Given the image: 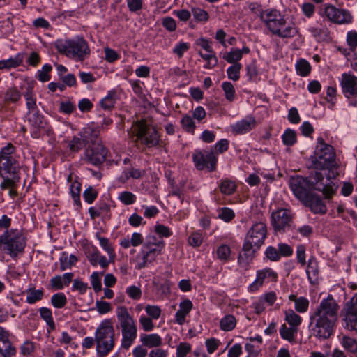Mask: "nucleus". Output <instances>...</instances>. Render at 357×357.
I'll return each mask as SVG.
<instances>
[{"label":"nucleus","instance_id":"nucleus-1","mask_svg":"<svg viewBox=\"0 0 357 357\" xmlns=\"http://www.w3.org/2000/svg\"><path fill=\"white\" fill-rule=\"evenodd\" d=\"M339 310L340 305L331 294L322 299L310 315L311 336L319 341L329 339L335 332Z\"/></svg>","mask_w":357,"mask_h":357},{"label":"nucleus","instance_id":"nucleus-2","mask_svg":"<svg viewBox=\"0 0 357 357\" xmlns=\"http://www.w3.org/2000/svg\"><path fill=\"white\" fill-rule=\"evenodd\" d=\"M267 226L263 222L254 223L247 231L242 250L238 257V265L248 269L257 252L264 243L267 237Z\"/></svg>","mask_w":357,"mask_h":357},{"label":"nucleus","instance_id":"nucleus-3","mask_svg":"<svg viewBox=\"0 0 357 357\" xmlns=\"http://www.w3.org/2000/svg\"><path fill=\"white\" fill-rule=\"evenodd\" d=\"M310 161L314 169L328 170V180L335 178L339 175V165L336 161L335 149L331 145L326 144L321 137L317 138V144L314 154L310 156Z\"/></svg>","mask_w":357,"mask_h":357},{"label":"nucleus","instance_id":"nucleus-4","mask_svg":"<svg viewBox=\"0 0 357 357\" xmlns=\"http://www.w3.org/2000/svg\"><path fill=\"white\" fill-rule=\"evenodd\" d=\"M55 47L60 54L81 62L91 54L89 45L83 37L58 40Z\"/></svg>","mask_w":357,"mask_h":357},{"label":"nucleus","instance_id":"nucleus-5","mask_svg":"<svg viewBox=\"0 0 357 357\" xmlns=\"http://www.w3.org/2000/svg\"><path fill=\"white\" fill-rule=\"evenodd\" d=\"M96 352L99 357H106L115 345V331L111 319L103 320L95 332Z\"/></svg>","mask_w":357,"mask_h":357},{"label":"nucleus","instance_id":"nucleus-6","mask_svg":"<svg viewBox=\"0 0 357 357\" xmlns=\"http://www.w3.org/2000/svg\"><path fill=\"white\" fill-rule=\"evenodd\" d=\"M116 318L121 330V347L128 350L137 336V326L133 317L129 313L126 306L116 308Z\"/></svg>","mask_w":357,"mask_h":357},{"label":"nucleus","instance_id":"nucleus-7","mask_svg":"<svg viewBox=\"0 0 357 357\" xmlns=\"http://www.w3.org/2000/svg\"><path fill=\"white\" fill-rule=\"evenodd\" d=\"M133 132L137 137L135 141L139 142L149 149L165 146V142L161 140L156 128L148 123L145 119H141L134 123Z\"/></svg>","mask_w":357,"mask_h":357},{"label":"nucleus","instance_id":"nucleus-8","mask_svg":"<svg viewBox=\"0 0 357 357\" xmlns=\"http://www.w3.org/2000/svg\"><path fill=\"white\" fill-rule=\"evenodd\" d=\"M26 245V238L22 230L19 229H10L5 230L0 235V246L12 257L15 258L19 254L24 251Z\"/></svg>","mask_w":357,"mask_h":357},{"label":"nucleus","instance_id":"nucleus-9","mask_svg":"<svg viewBox=\"0 0 357 357\" xmlns=\"http://www.w3.org/2000/svg\"><path fill=\"white\" fill-rule=\"evenodd\" d=\"M27 121L30 126L31 137L34 139H40L45 135L51 136L54 135V130L45 116L38 112L27 113Z\"/></svg>","mask_w":357,"mask_h":357},{"label":"nucleus","instance_id":"nucleus-10","mask_svg":"<svg viewBox=\"0 0 357 357\" xmlns=\"http://www.w3.org/2000/svg\"><path fill=\"white\" fill-rule=\"evenodd\" d=\"M319 13L322 17L335 24H349L352 21V16L348 10L337 8L330 3L324 4Z\"/></svg>","mask_w":357,"mask_h":357},{"label":"nucleus","instance_id":"nucleus-11","mask_svg":"<svg viewBox=\"0 0 357 357\" xmlns=\"http://www.w3.org/2000/svg\"><path fill=\"white\" fill-rule=\"evenodd\" d=\"M107 149L102 143L93 142L84 151L82 160L86 164L98 166L106 159Z\"/></svg>","mask_w":357,"mask_h":357},{"label":"nucleus","instance_id":"nucleus-12","mask_svg":"<svg viewBox=\"0 0 357 357\" xmlns=\"http://www.w3.org/2000/svg\"><path fill=\"white\" fill-rule=\"evenodd\" d=\"M293 214L285 208H280L271 214V225L276 232L284 233L289 231L293 224Z\"/></svg>","mask_w":357,"mask_h":357},{"label":"nucleus","instance_id":"nucleus-13","mask_svg":"<svg viewBox=\"0 0 357 357\" xmlns=\"http://www.w3.org/2000/svg\"><path fill=\"white\" fill-rule=\"evenodd\" d=\"M151 239L155 240V236H149L146 243L143 245L142 250V261L138 264V268L141 269L147 266L148 264L153 262L160 253L163 248V245L155 244L151 242ZM137 259L140 256L137 257Z\"/></svg>","mask_w":357,"mask_h":357},{"label":"nucleus","instance_id":"nucleus-14","mask_svg":"<svg viewBox=\"0 0 357 357\" xmlns=\"http://www.w3.org/2000/svg\"><path fill=\"white\" fill-rule=\"evenodd\" d=\"M324 179L323 174L316 171L310 176V185H312V190L322 192L325 199H330L335 194L337 187L331 181L332 179L328 180L326 178L328 181L326 183L324 182Z\"/></svg>","mask_w":357,"mask_h":357},{"label":"nucleus","instance_id":"nucleus-15","mask_svg":"<svg viewBox=\"0 0 357 357\" xmlns=\"http://www.w3.org/2000/svg\"><path fill=\"white\" fill-rule=\"evenodd\" d=\"M193 162L198 170L207 169L209 172L216 169L218 157L213 151H197L192 156Z\"/></svg>","mask_w":357,"mask_h":357},{"label":"nucleus","instance_id":"nucleus-16","mask_svg":"<svg viewBox=\"0 0 357 357\" xmlns=\"http://www.w3.org/2000/svg\"><path fill=\"white\" fill-rule=\"evenodd\" d=\"M289 185L294 195L301 202L312 193V185L307 178L301 176L291 177Z\"/></svg>","mask_w":357,"mask_h":357},{"label":"nucleus","instance_id":"nucleus-17","mask_svg":"<svg viewBox=\"0 0 357 357\" xmlns=\"http://www.w3.org/2000/svg\"><path fill=\"white\" fill-rule=\"evenodd\" d=\"M0 111H13L10 108L11 105H17L22 98V93L16 86L8 87L0 93Z\"/></svg>","mask_w":357,"mask_h":357},{"label":"nucleus","instance_id":"nucleus-18","mask_svg":"<svg viewBox=\"0 0 357 357\" xmlns=\"http://www.w3.org/2000/svg\"><path fill=\"white\" fill-rule=\"evenodd\" d=\"M260 19L273 34L278 30L277 27H280L285 17L278 10L267 9L261 12Z\"/></svg>","mask_w":357,"mask_h":357},{"label":"nucleus","instance_id":"nucleus-19","mask_svg":"<svg viewBox=\"0 0 357 357\" xmlns=\"http://www.w3.org/2000/svg\"><path fill=\"white\" fill-rule=\"evenodd\" d=\"M342 93L347 99L357 97V77L350 73H344L340 79Z\"/></svg>","mask_w":357,"mask_h":357},{"label":"nucleus","instance_id":"nucleus-20","mask_svg":"<svg viewBox=\"0 0 357 357\" xmlns=\"http://www.w3.org/2000/svg\"><path fill=\"white\" fill-rule=\"evenodd\" d=\"M278 274L271 268H266L259 270L257 272L256 280L250 284L248 289L250 291H255L261 287L265 282H276Z\"/></svg>","mask_w":357,"mask_h":357},{"label":"nucleus","instance_id":"nucleus-21","mask_svg":"<svg viewBox=\"0 0 357 357\" xmlns=\"http://www.w3.org/2000/svg\"><path fill=\"white\" fill-rule=\"evenodd\" d=\"M10 333L0 326V354L2 357H14L16 349L9 339Z\"/></svg>","mask_w":357,"mask_h":357},{"label":"nucleus","instance_id":"nucleus-22","mask_svg":"<svg viewBox=\"0 0 357 357\" xmlns=\"http://www.w3.org/2000/svg\"><path fill=\"white\" fill-rule=\"evenodd\" d=\"M281 24L280 27H277L278 30L273 33V35L285 39L292 38L300 34L299 29L294 22L288 23L285 19Z\"/></svg>","mask_w":357,"mask_h":357},{"label":"nucleus","instance_id":"nucleus-23","mask_svg":"<svg viewBox=\"0 0 357 357\" xmlns=\"http://www.w3.org/2000/svg\"><path fill=\"white\" fill-rule=\"evenodd\" d=\"M302 202L306 206L310 207L314 213L325 214L327 211V207L320 196L313 192L307 195V198Z\"/></svg>","mask_w":357,"mask_h":357},{"label":"nucleus","instance_id":"nucleus-24","mask_svg":"<svg viewBox=\"0 0 357 357\" xmlns=\"http://www.w3.org/2000/svg\"><path fill=\"white\" fill-rule=\"evenodd\" d=\"M257 126L255 118L252 116H248L245 119L236 122L232 127V131L235 134H245Z\"/></svg>","mask_w":357,"mask_h":357},{"label":"nucleus","instance_id":"nucleus-25","mask_svg":"<svg viewBox=\"0 0 357 357\" xmlns=\"http://www.w3.org/2000/svg\"><path fill=\"white\" fill-rule=\"evenodd\" d=\"M93 130L91 128H86L84 131L83 138L73 137V138L68 142V147L70 152L77 153L86 144V141L89 139V135Z\"/></svg>","mask_w":357,"mask_h":357},{"label":"nucleus","instance_id":"nucleus-26","mask_svg":"<svg viewBox=\"0 0 357 357\" xmlns=\"http://www.w3.org/2000/svg\"><path fill=\"white\" fill-rule=\"evenodd\" d=\"M3 171L15 178L18 172L17 160L15 158L0 160V176L2 178H3Z\"/></svg>","mask_w":357,"mask_h":357},{"label":"nucleus","instance_id":"nucleus-27","mask_svg":"<svg viewBox=\"0 0 357 357\" xmlns=\"http://www.w3.org/2000/svg\"><path fill=\"white\" fill-rule=\"evenodd\" d=\"M289 299L294 302L295 311L298 313H305L307 312L310 306V301L304 296L297 297L296 294L289 296Z\"/></svg>","mask_w":357,"mask_h":357},{"label":"nucleus","instance_id":"nucleus-28","mask_svg":"<svg viewBox=\"0 0 357 357\" xmlns=\"http://www.w3.org/2000/svg\"><path fill=\"white\" fill-rule=\"evenodd\" d=\"M140 341L143 346L149 348L158 347L162 344V338L156 333L142 334L140 335Z\"/></svg>","mask_w":357,"mask_h":357},{"label":"nucleus","instance_id":"nucleus-29","mask_svg":"<svg viewBox=\"0 0 357 357\" xmlns=\"http://www.w3.org/2000/svg\"><path fill=\"white\" fill-rule=\"evenodd\" d=\"M26 295V302L33 305L43 300L45 294L43 288L36 289L35 287H29L25 291Z\"/></svg>","mask_w":357,"mask_h":357},{"label":"nucleus","instance_id":"nucleus-30","mask_svg":"<svg viewBox=\"0 0 357 357\" xmlns=\"http://www.w3.org/2000/svg\"><path fill=\"white\" fill-rule=\"evenodd\" d=\"M298 333V328L290 326L287 327L286 324H282L280 328V334L281 337L290 343H295Z\"/></svg>","mask_w":357,"mask_h":357},{"label":"nucleus","instance_id":"nucleus-31","mask_svg":"<svg viewBox=\"0 0 357 357\" xmlns=\"http://www.w3.org/2000/svg\"><path fill=\"white\" fill-rule=\"evenodd\" d=\"M219 188L223 195H231L236 192L237 185L235 181L229 178H224L220 181Z\"/></svg>","mask_w":357,"mask_h":357},{"label":"nucleus","instance_id":"nucleus-32","mask_svg":"<svg viewBox=\"0 0 357 357\" xmlns=\"http://www.w3.org/2000/svg\"><path fill=\"white\" fill-rule=\"evenodd\" d=\"M39 312L41 319L46 322L48 326V332L55 330L56 325L52 317V310L50 308L42 307L39 309Z\"/></svg>","mask_w":357,"mask_h":357},{"label":"nucleus","instance_id":"nucleus-33","mask_svg":"<svg viewBox=\"0 0 357 357\" xmlns=\"http://www.w3.org/2000/svg\"><path fill=\"white\" fill-rule=\"evenodd\" d=\"M96 237L99 240L100 245L105 250L109 257V260L114 261L116 258V253L114 248L109 243L108 238L101 236L99 232L96 234Z\"/></svg>","mask_w":357,"mask_h":357},{"label":"nucleus","instance_id":"nucleus-34","mask_svg":"<svg viewBox=\"0 0 357 357\" xmlns=\"http://www.w3.org/2000/svg\"><path fill=\"white\" fill-rule=\"evenodd\" d=\"M342 347L349 353L357 354V340L348 335H343L340 340Z\"/></svg>","mask_w":357,"mask_h":357},{"label":"nucleus","instance_id":"nucleus-35","mask_svg":"<svg viewBox=\"0 0 357 357\" xmlns=\"http://www.w3.org/2000/svg\"><path fill=\"white\" fill-rule=\"evenodd\" d=\"M284 320L288 323L290 326L298 328L301 324L302 318L300 315L296 313L293 310H288L284 312Z\"/></svg>","mask_w":357,"mask_h":357},{"label":"nucleus","instance_id":"nucleus-36","mask_svg":"<svg viewBox=\"0 0 357 357\" xmlns=\"http://www.w3.org/2000/svg\"><path fill=\"white\" fill-rule=\"evenodd\" d=\"M77 261V258L74 255H70L68 257L66 253H63L59 259L60 270L63 271L66 269H70L73 266H75Z\"/></svg>","mask_w":357,"mask_h":357},{"label":"nucleus","instance_id":"nucleus-37","mask_svg":"<svg viewBox=\"0 0 357 357\" xmlns=\"http://www.w3.org/2000/svg\"><path fill=\"white\" fill-rule=\"evenodd\" d=\"M144 174V171L132 167L130 169H126L123 171L121 179L123 182L128 181L130 178L137 179L142 178Z\"/></svg>","mask_w":357,"mask_h":357},{"label":"nucleus","instance_id":"nucleus-38","mask_svg":"<svg viewBox=\"0 0 357 357\" xmlns=\"http://www.w3.org/2000/svg\"><path fill=\"white\" fill-rule=\"evenodd\" d=\"M236 325V319L234 315L227 314L221 319L220 326L222 331H232Z\"/></svg>","mask_w":357,"mask_h":357},{"label":"nucleus","instance_id":"nucleus-39","mask_svg":"<svg viewBox=\"0 0 357 357\" xmlns=\"http://www.w3.org/2000/svg\"><path fill=\"white\" fill-rule=\"evenodd\" d=\"M344 328L357 332V314L344 312Z\"/></svg>","mask_w":357,"mask_h":357},{"label":"nucleus","instance_id":"nucleus-40","mask_svg":"<svg viewBox=\"0 0 357 357\" xmlns=\"http://www.w3.org/2000/svg\"><path fill=\"white\" fill-rule=\"evenodd\" d=\"M181 124L182 128L187 132L193 135L196 128V124L193 120V117L188 114L183 116L181 120Z\"/></svg>","mask_w":357,"mask_h":357},{"label":"nucleus","instance_id":"nucleus-41","mask_svg":"<svg viewBox=\"0 0 357 357\" xmlns=\"http://www.w3.org/2000/svg\"><path fill=\"white\" fill-rule=\"evenodd\" d=\"M82 184L77 181L71 183L70 194L75 205L81 207L80 192Z\"/></svg>","mask_w":357,"mask_h":357},{"label":"nucleus","instance_id":"nucleus-42","mask_svg":"<svg viewBox=\"0 0 357 357\" xmlns=\"http://www.w3.org/2000/svg\"><path fill=\"white\" fill-rule=\"evenodd\" d=\"M24 96L26 99V104L28 109V113L38 112V110L37 109L36 100L33 97L32 89L29 88Z\"/></svg>","mask_w":357,"mask_h":357},{"label":"nucleus","instance_id":"nucleus-43","mask_svg":"<svg viewBox=\"0 0 357 357\" xmlns=\"http://www.w3.org/2000/svg\"><path fill=\"white\" fill-rule=\"evenodd\" d=\"M310 33L318 41H325L329 38V31L326 27L311 28Z\"/></svg>","mask_w":357,"mask_h":357},{"label":"nucleus","instance_id":"nucleus-44","mask_svg":"<svg viewBox=\"0 0 357 357\" xmlns=\"http://www.w3.org/2000/svg\"><path fill=\"white\" fill-rule=\"evenodd\" d=\"M116 92L111 91L108 93L107 96L100 101V104L101 107L105 110H111L114 107L116 102Z\"/></svg>","mask_w":357,"mask_h":357},{"label":"nucleus","instance_id":"nucleus-45","mask_svg":"<svg viewBox=\"0 0 357 357\" xmlns=\"http://www.w3.org/2000/svg\"><path fill=\"white\" fill-rule=\"evenodd\" d=\"M297 73L303 77L308 75L311 72V66L305 59H301L296 65Z\"/></svg>","mask_w":357,"mask_h":357},{"label":"nucleus","instance_id":"nucleus-46","mask_svg":"<svg viewBox=\"0 0 357 357\" xmlns=\"http://www.w3.org/2000/svg\"><path fill=\"white\" fill-rule=\"evenodd\" d=\"M282 142L284 145L291 146L297 142L296 132L290 128H287L282 136Z\"/></svg>","mask_w":357,"mask_h":357},{"label":"nucleus","instance_id":"nucleus-47","mask_svg":"<svg viewBox=\"0 0 357 357\" xmlns=\"http://www.w3.org/2000/svg\"><path fill=\"white\" fill-rule=\"evenodd\" d=\"M51 304L57 309L63 308L67 303V298L63 293H56L51 297Z\"/></svg>","mask_w":357,"mask_h":357},{"label":"nucleus","instance_id":"nucleus-48","mask_svg":"<svg viewBox=\"0 0 357 357\" xmlns=\"http://www.w3.org/2000/svg\"><path fill=\"white\" fill-rule=\"evenodd\" d=\"M231 252L230 247L225 244L220 245L216 251L218 258L224 262L230 260Z\"/></svg>","mask_w":357,"mask_h":357},{"label":"nucleus","instance_id":"nucleus-49","mask_svg":"<svg viewBox=\"0 0 357 357\" xmlns=\"http://www.w3.org/2000/svg\"><path fill=\"white\" fill-rule=\"evenodd\" d=\"M222 89L225 93L226 99L229 102H233L236 96L234 85L229 82H224L222 84Z\"/></svg>","mask_w":357,"mask_h":357},{"label":"nucleus","instance_id":"nucleus-50","mask_svg":"<svg viewBox=\"0 0 357 357\" xmlns=\"http://www.w3.org/2000/svg\"><path fill=\"white\" fill-rule=\"evenodd\" d=\"M223 59L229 63H238V61L242 59L241 52L239 49H233L224 54Z\"/></svg>","mask_w":357,"mask_h":357},{"label":"nucleus","instance_id":"nucleus-51","mask_svg":"<svg viewBox=\"0 0 357 357\" xmlns=\"http://www.w3.org/2000/svg\"><path fill=\"white\" fill-rule=\"evenodd\" d=\"M242 66L240 63H236L227 70L228 78L233 81H238L240 78V71Z\"/></svg>","mask_w":357,"mask_h":357},{"label":"nucleus","instance_id":"nucleus-52","mask_svg":"<svg viewBox=\"0 0 357 357\" xmlns=\"http://www.w3.org/2000/svg\"><path fill=\"white\" fill-rule=\"evenodd\" d=\"M192 14L197 22H205L208 20V13L198 7L192 8Z\"/></svg>","mask_w":357,"mask_h":357},{"label":"nucleus","instance_id":"nucleus-53","mask_svg":"<svg viewBox=\"0 0 357 357\" xmlns=\"http://www.w3.org/2000/svg\"><path fill=\"white\" fill-rule=\"evenodd\" d=\"M15 147L11 143H8L0 151V160L14 158L13 155L15 153Z\"/></svg>","mask_w":357,"mask_h":357},{"label":"nucleus","instance_id":"nucleus-54","mask_svg":"<svg viewBox=\"0 0 357 357\" xmlns=\"http://www.w3.org/2000/svg\"><path fill=\"white\" fill-rule=\"evenodd\" d=\"M235 217V213L229 208L224 207L219 209L218 218L226 222H229Z\"/></svg>","mask_w":357,"mask_h":357},{"label":"nucleus","instance_id":"nucleus-55","mask_svg":"<svg viewBox=\"0 0 357 357\" xmlns=\"http://www.w3.org/2000/svg\"><path fill=\"white\" fill-rule=\"evenodd\" d=\"M136 199V196L129 191H123L119 195V199L125 205H131L134 204Z\"/></svg>","mask_w":357,"mask_h":357},{"label":"nucleus","instance_id":"nucleus-56","mask_svg":"<svg viewBox=\"0 0 357 357\" xmlns=\"http://www.w3.org/2000/svg\"><path fill=\"white\" fill-rule=\"evenodd\" d=\"M23 62V55L22 54H17L14 57H10L8 59H6V70L15 68L20 66Z\"/></svg>","mask_w":357,"mask_h":357},{"label":"nucleus","instance_id":"nucleus-57","mask_svg":"<svg viewBox=\"0 0 357 357\" xmlns=\"http://www.w3.org/2000/svg\"><path fill=\"white\" fill-rule=\"evenodd\" d=\"M212 41L206 38H199L195 40V45L199 46L202 50H205L206 52L211 53L213 51L212 47Z\"/></svg>","mask_w":357,"mask_h":357},{"label":"nucleus","instance_id":"nucleus-58","mask_svg":"<svg viewBox=\"0 0 357 357\" xmlns=\"http://www.w3.org/2000/svg\"><path fill=\"white\" fill-rule=\"evenodd\" d=\"M83 197L86 202L91 204L98 197V191L89 186L84 191Z\"/></svg>","mask_w":357,"mask_h":357},{"label":"nucleus","instance_id":"nucleus-59","mask_svg":"<svg viewBox=\"0 0 357 357\" xmlns=\"http://www.w3.org/2000/svg\"><path fill=\"white\" fill-rule=\"evenodd\" d=\"M265 255L271 261H278L280 259L278 249L273 246L266 248Z\"/></svg>","mask_w":357,"mask_h":357},{"label":"nucleus","instance_id":"nucleus-60","mask_svg":"<svg viewBox=\"0 0 357 357\" xmlns=\"http://www.w3.org/2000/svg\"><path fill=\"white\" fill-rule=\"evenodd\" d=\"M52 68L50 64H45L42 70L38 71V79L41 82H47L50 79V72L52 70Z\"/></svg>","mask_w":357,"mask_h":357},{"label":"nucleus","instance_id":"nucleus-61","mask_svg":"<svg viewBox=\"0 0 357 357\" xmlns=\"http://www.w3.org/2000/svg\"><path fill=\"white\" fill-rule=\"evenodd\" d=\"M344 311L357 314V294H356L350 301L345 304Z\"/></svg>","mask_w":357,"mask_h":357},{"label":"nucleus","instance_id":"nucleus-62","mask_svg":"<svg viewBox=\"0 0 357 357\" xmlns=\"http://www.w3.org/2000/svg\"><path fill=\"white\" fill-rule=\"evenodd\" d=\"M189 48V43L185 42H179L173 49V53L177 55L178 58H182L184 53L188 51Z\"/></svg>","mask_w":357,"mask_h":357},{"label":"nucleus","instance_id":"nucleus-63","mask_svg":"<svg viewBox=\"0 0 357 357\" xmlns=\"http://www.w3.org/2000/svg\"><path fill=\"white\" fill-rule=\"evenodd\" d=\"M203 243L202 234L198 232L192 233L188 237V243L195 248L199 247Z\"/></svg>","mask_w":357,"mask_h":357},{"label":"nucleus","instance_id":"nucleus-64","mask_svg":"<svg viewBox=\"0 0 357 357\" xmlns=\"http://www.w3.org/2000/svg\"><path fill=\"white\" fill-rule=\"evenodd\" d=\"M191 351V346L187 342H181L176 349V357H186Z\"/></svg>","mask_w":357,"mask_h":357}]
</instances>
